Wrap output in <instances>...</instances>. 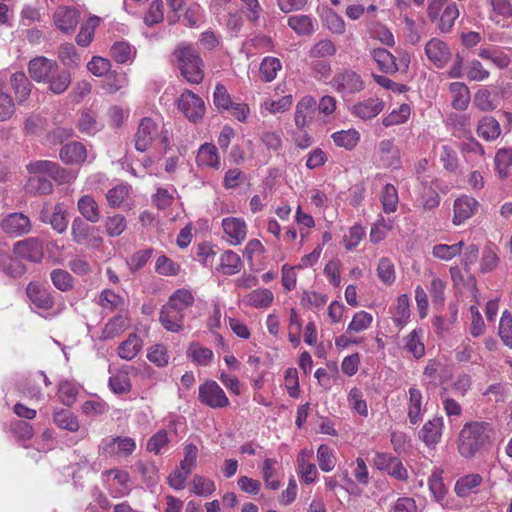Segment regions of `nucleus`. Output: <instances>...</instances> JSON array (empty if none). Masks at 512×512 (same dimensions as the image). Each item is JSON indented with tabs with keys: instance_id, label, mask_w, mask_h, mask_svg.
<instances>
[{
	"instance_id": "6",
	"label": "nucleus",
	"mask_w": 512,
	"mask_h": 512,
	"mask_svg": "<svg viewBox=\"0 0 512 512\" xmlns=\"http://www.w3.org/2000/svg\"><path fill=\"white\" fill-rule=\"evenodd\" d=\"M13 253L17 258L40 263L44 257V241L39 237H28L13 245Z\"/></svg>"
},
{
	"instance_id": "20",
	"label": "nucleus",
	"mask_w": 512,
	"mask_h": 512,
	"mask_svg": "<svg viewBox=\"0 0 512 512\" xmlns=\"http://www.w3.org/2000/svg\"><path fill=\"white\" fill-rule=\"evenodd\" d=\"M316 110V101L311 96L303 97L296 105L295 125L303 129L313 118Z\"/></svg>"
},
{
	"instance_id": "48",
	"label": "nucleus",
	"mask_w": 512,
	"mask_h": 512,
	"mask_svg": "<svg viewBox=\"0 0 512 512\" xmlns=\"http://www.w3.org/2000/svg\"><path fill=\"white\" fill-rule=\"evenodd\" d=\"M187 354L195 363L201 366H207L213 359V351L211 349L201 347L195 342L190 344Z\"/></svg>"
},
{
	"instance_id": "60",
	"label": "nucleus",
	"mask_w": 512,
	"mask_h": 512,
	"mask_svg": "<svg viewBox=\"0 0 512 512\" xmlns=\"http://www.w3.org/2000/svg\"><path fill=\"white\" fill-rule=\"evenodd\" d=\"M78 388L69 381H62L58 386V397L65 406H71L77 398Z\"/></svg>"
},
{
	"instance_id": "13",
	"label": "nucleus",
	"mask_w": 512,
	"mask_h": 512,
	"mask_svg": "<svg viewBox=\"0 0 512 512\" xmlns=\"http://www.w3.org/2000/svg\"><path fill=\"white\" fill-rule=\"evenodd\" d=\"M425 54L438 68H443L451 58L447 44L437 38H432L425 45Z\"/></svg>"
},
{
	"instance_id": "1",
	"label": "nucleus",
	"mask_w": 512,
	"mask_h": 512,
	"mask_svg": "<svg viewBox=\"0 0 512 512\" xmlns=\"http://www.w3.org/2000/svg\"><path fill=\"white\" fill-rule=\"evenodd\" d=\"M28 72L32 80L48 84L49 90L57 95L64 93L71 84L70 71L61 68L55 60L43 56L29 61Z\"/></svg>"
},
{
	"instance_id": "14",
	"label": "nucleus",
	"mask_w": 512,
	"mask_h": 512,
	"mask_svg": "<svg viewBox=\"0 0 512 512\" xmlns=\"http://www.w3.org/2000/svg\"><path fill=\"white\" fill-rule=\"evenodd\" d=\"M26 294L30 301L38 308L49 310L54 306L51 293L37 282H30L26 287Z\"/></svg>"
},
{
	"instance_id": "55",
	"label": "nucleus",
	"mask_w": 512,
	"mask_h": 512,
	"mask_svg": "<svg viewBox=\"0 0 512 512\" xmlns=\"http://www.w3.org/2000/svg\"><path fill=\"white\" fill-rule=\"evenodd\" d=\"M410 116V107L408 104H402L398 109H394L385 116L382 123L385 127H390L404 123Z\"/></svg>"
},
{
	"instance_id": "12",
	"label": "nucleus",
	"mask_w": 512,
	"mask_h": 512,
	"mask_svg": "<svg viewBox=\"0 0 512 512\" xmlns=\"http://www.w3.org/2000/svg\"><path fill=\"white\" fill-rule=\"evenodd\" d=\"M79 19L80 11L70 6H59L53 15L55 26L65 34L74 32Z\"/></svg>"
},
{
	"instance_id": "7",
	"label": "nucleus",
	"mask_w": 512,
	"mask_h": 512,
	"mask_svg": "<svg viewBox=\"0 0 512 512\" xmlns=\"http://www.w3.org/2000/svg\"><path fill=\"white\" fill-rule=\"evenodd\" d=\"M29 174L47 175L56 182L63 184L70 180V174L62 168L57 162L49 160H35L31 161L27 166Z\"/></svg>"
},
{
	"instance_id": "58",
	"label": "nucleus",
	"mask_w": 512,
	"mask_h": 512,
	"mask_svg": "<svg viewBox=\"0 0 512 512\" xmlns=\"http://www.w3.org/2000/svg\"><path fill=\"white\" fill-rule=\"evenodd\" d=\"M126 219L123 215L108 216L105 220V229L110 237L121 235L126 229Z\"/></svg>"
},
{
	"instance_id": "51",
	"label": "nucleus",
	"mask_w": 512,
	"mask_h": 512,
	"mask_svg": "<svg viewBox=\"0 0 512 512\" xmlns=\"http://www.w3.org/2000/svg\"><path fill=\"white\" fill-rule=\"evenodd\" d=\"M15 112V104L10 94L5 91L4 84L0 81V121H6Z\"/></svg>"
},
{
	"instance_id": "61",
	"label": "nucleus",
	"mask_w": 512,
	"mask_h": 512,
	"mask_svg": "<svg viewBox=\"0 0 512 512\" xmlns=\"http://www.w3.org/2000/svg\"><path fill=\"white\" fill-rule=\"evenodd\" d=\"M213 103L220 112L229 110L230 107L232 106L233 102L231 100V97L223 84L218 83L216 85L213 94Z\"/></svg>"
},
{
	"instance_id": "64",
	"label": "nucleus",
	"mask_w": 512,
	"mask_h": 512,
	"mask_svg": "<svg viewBox=\"0 0 512 512\" xmlns=\"http://www.w3.org/2000/svg\"><path fill=\"white\" fill-rule=\"evenodd\" d=\"M499 336L506 346L512 348V316L507 310L500 319Z\"/></svg>"
},
{
	"instance_id": "5",
	"label": "nucleus",
	"mask_w": 512,
	"mask_h": 512,
	"mask_svg": "<svg viewBox=\"0 0 512 512\" xmlns=\"http://www.w3.org/2000/svg\"><path fill=\"white\" fill-rule=\"evenodd\" d=\"M199 401L213 409L225 408L230 405V401L224 390L214 380H206L199 386Z\"/></svg>"
},
{
	"instance_id": "62",
	"label": "nucleus",
	"mask_w": 512,
	"mask_h": 512,
	"mask_svg": "<svg viewBox=\"0 0 512 512\" xmlns=\"http://www.w3.org/2000/svg\"><path fill=\"white\" fill-rule=\"evenodd\" d=\"M49 224L60 234L66 231L68 221L66 219L65 210L62 204L58 203L54 206L51 217L49 219Z\"/></svg>"
},
{
	"instance_id": "30",
	"label": "nucleus",
	"mask_w": 512,
	"mask_h": 512,
	"mask_svg": "<svg viewBox=\"0 0 512 512\" xmlns=\"http://www.w3.org/2000/svg\"><path fill=\"white\" fill-rule=\"evenodd\" d=\"M422 393L419 389H409L408 419L412 425L422 420Z\"/></svg>"
},
{
	"instance_id": "19",
	"label": "nucleus",
	"mask_w": 512,
	"mask_h": 512,
	"mask_svg": "<svg viewBox=\"0 0 512 512\" xmlns=\"http://www.w3.org/2000/svg\"><path fill=\"white\" fill-rule=\"evenodd\" d=\"M59 157L65 164L75 165L83 163L87 158V150L81 142H70L59 151Z\"/></svg>"
},
{
	"instance_id": "10",
	"label": "nucleus",
	"mask_w": 512,
	"mask_h": 512,
	"mask_svg": "<svg viewBox=\"0 0 512 512\" xmlns=\"http://www.w3.org/2000/svg\"><path fill=\"white\" fill-rule=\"evenodd\" d=\"M2 230L12 236H23L32 229L29 217L21 212L6 215L0 222Z\"/></svg>"
},
{
	"instance_id": "21",
	"label": "nucleus",
	"mask_w": 512,
	"mask_h": 512,
	"mask_svg": "<svg viewBox=\"0 0 512 512\" xmlns=\"http://www.w3.org/2000/svg\"><path fill=\"white\" fill-rule=\"evenodd\" d=\"M478 202L469 196H462L454 202V217L453 223L460 225L465 220L469 219L476 211Z\"/></svg>"
},
{
	"instance_id": "18",
	"label": "nucleus",
	"mask_w": 512,
	"mask_h": 512,
	"mask_svg": "<svg viewBox=\"0 0 512 512\" xmlns=\"http://www.w3.org/2000/svg\"><path fill=\"white\" fill-rule=\"evenodd\" d=\"M378 152L383 166L398 169L401 166L400 151L393 139L382 140L378 145Z\"/></svg>"
},
{
	"instance_id": "4",
	"label": "nucleus",
	"mask_w": 512,
	"mask_h": 512,
	"mask_svg": "<svg viewBox=\"0 0 512 512\" xmlns=\"http://www.w3.org/2000/svg\"><path fill=\"white\" fill-rule=\"evenodd\" d=\"M330 83L336 92L344 96L359 93L365 87L360 74L352 69L339 70Z\"/></svg>"
},
{
	"instance_id": "52",
	"label": "nucleus",
	"mask_w": 512,
	"mask_h": 512,
	"mask_svg": "<svg viewBox=\"0 0 512 512\" xmlns=\"http://www.w3.org/2000/svg\"><path fill=\"white\" fill-rule=\"evenodd\" d=\"M2 271L12 277H21L26 272V266L18 259L7 256L0 262Z\"/></svg>"
},
{
	"instance_id": "15",
	"label": "nucleus",
	"mask_w": 512,
	"mask_h": 512,
	"mask_svg": "<svg viewBox=\"0 0 512 512\" xmlns=\"http://www.w3.org/2000/svg\"><path fill=\"white\" fill-rule=\"evenodd\" d=\"M385 107V103L378 98H368L356 103L352 107V114L363 120H369L379 115Z\"/></svg>"
},
{
	"instance_id": "63",
	"label": "nucleus",
	"mask_w": 512,
	"mask_h": 512,
	"mask_svg": "<svg viewBox=\"0 0 512 512\" xmlns=\"http://www.w3.org/2000/svg\"><path fill=\"white\" fill-rule=\"evenodd\" d=\"M155 270L158 274L164 276H175L180 271V266L165 255L157 258Z\"/></svg>"
},
{
	"instance_id": "38",
	"label": "nucleus",
	"mask_w": 512,
	"mask_h": 512,
	"mask_svg": "<svg viewBox=\"0 0 512 512\" xmlns=\"http://www.w3.org/2000/svg\"><path fill=\"white\" fill-rule=\"evenodd\" d=\"M273 298V293L269 289H256L246 296L245 303L255 308H267Z\"/></svg>"
},
{
	"instance_id": "17",
	"label": "nucleus",
	"mask_w": 512,
	"mask_h": 512,
	"mask_svg": "<svg viewBox=\"0 0 512 512\" xmlns=\"http://www.w3.org/2000/svg\"><path fill=\"white\" fill-rule=\"evenodd\" d=\"M183 319L184 313L167 303L162 307L160 311L159 321L168 331H181L183 329Z\"/></svg>"
},
{
	"instance_id": "11",
	"label": "nucleus",
	"mask_w": 512,
	"mask_h": 512,
	"mask_svg": "<svg viewBox=\"0 0 512 512\" xmlns=\"http://www.w3.org/2000/svg\"><path fill=\"white\" fill-rule=\"evenodd\" d=\"M158 127L155 121L150 117H144L140 120L136 131L135 149L139 152H145L152 145L157 135Z\"/></svg>"
},
{
	"instance_id": "34",
	"label": "nucleus",
	"mask_w": 512,
	"mask_h": 512,
	"mask_svg": "<svg viewBox=\"0 0 512 512\" xmlns=\"http://www.w3.org/2000/svg\"><path fill=\"white\" fill-rule=\"evenodd\" d=\"M197 161L200 165L218 169L220 167V158L216 146L210 143L202 144L198 151Z\"/></svg>"
},
{
	"instance_id": "50",
	"label": "nucleus",
	"mask_w": 512,
	"mask_h": 512,
	"mask_svg": "<svg viewBox=\"0 0 512 512\" xmlns=\"http://www.w3.org/2000/svg\"><path fill=\"white\" fill-rule=\"evenodd\" d=\"M332 138L337 146L350 150L358 143L359 135L357 131L350 129L335 132Z\"/></svg>"
},
{
	"instance_id": "9",
	"label": "nucleus",
	"mask_w": 512,
	"mask_h": 512,
	"mask_svg": "<svg viewBox=\"0 0 512 512\" xmlns=\"http://www.w3.org/2000/svg\"><path fill=\"white\" fill-rule=\"evenodd\" d=\"M373 462L377 469L386 471L397 480L405 481L408 478V472L398 457L388 453H377Z\"/></svg>"
},
{
	"instance_id": "43",
	"label": "nucleus",
	"mask_w": 512,
	"mask_h": 512,
	"mask_svg": "<svg viewBox=\"0 0 512 512\" xmlns=\"http://www.w3.org/2000/svg\"><path fill=\"white\" fill-rule=\"evenodd\" d=\"M337 48L330 39H322L315 43L309 50V57L321 59L332 57L336 54Z\"/></svg>"
},
{
	"instance_id": "46",
	"label": "nucleus",
	"mask_w": 512,
	"mask_h": 512,
	"mask_svg": "<svg viewBox=\"0 0 512 512\" xmlns=\"http://www.w3.org/2000/svg\"><path fill=\"white\" fill-rule=\"evenodd\" d=\"M463 246V241H460L453 245L437 244L433 247L432 254L435 258L441 260H451L455 256L460 255Z\"/></svg>"
},
{
	"instance_id": "53",
	"label": "nucleus",
	"mask_w": 512,
	"mask_h": 512,
	"mask_svg": "<svg viewBox=\"0 0 512 512\" xmlns=\"http://www.w3.org/2000/svg\"><path fill=\"white\" fill-rule=\"evenodd\" d=\"M53 285L60 291L66 292L73 288V277L63 269H54L51 274Z\"/></svg>"
},
{
	"instance_id": "25",
	"label": "nucleus",
	"mask_w": 512,
	"mask_h": 512,
	"mask_svg": "<svg viewBox=\"0 0 512 512\" xmlns=\"http://www.w3.org/2000/svg\"><path fill=\"white\" fill-rule=\"evenodd\" d=\"M142 346V339L136 333H131L125 341L120 343L118 356L124 360H132L141 351Z\"/></svg>"
},
{
	"instance_id": "37",
	"label": "nucleus",
	"mask_w": 512,
	"mask_h": 512,
	"mask_svg": "<svg viewBox=\"0 0 512 512\" xmlns=\"http://www.w3.org/2000/svg\"><path fill=\"white\" fill-rule=\"evenodd\" d=\"M32 175L25 185L28 193L48 195L53 191V184L49 179L36 174Z\"/></svg>"
},
{
	"instance_id": "56",
	"label": "nucleus",
	"mask_w": 512,
	"mask_h": 512,
	"mask_svg": "<svg viewBox=\"0 0 512 512\" xmlns=\"http://www.w3.org/2000/svg\"><path fill=\"white\" fill-rule=\"evenodd\" d=\"M115 445H117V452L126 456L131 455L136 448V443L131 437L117 436L111 438L109 443L106 444L111 451H114Z\"/></svg>"
},
{
	"instance_id": "2",
	"label": "nucleus",
	"mask_w": 512,
	"mask_h": 512,
	"mask_svg": "<svg viewBox=\"0 0 512 512\" xmlns=\"http://www.w3.org/2000/svg\"><path fill=\"white\" fill-rule=\"evenodd\" d=\"M493 427L488 422H470L459 433L458 451L465 458H472L490 444Z\"/></svg>"
},
{
	"instance_id": "49",
	"label": "nucleus",
	"mask_w": 512,
	"mask_h": 512,
	"mask_svg": "<svg viewBox=\"0 0 512 512\" xmlns=\"http://www.w3.org/2000/svg\"><path fill=\"white\" fill-rule=\"evenodd\" d=\"M110 52L113 59L120 64L127 63L129 60L132 59L133 55L136 53L133 47H131L129 43L124 41L114 43L111 47Z\"/></svg>"
},
{
	"instance_id": "36",
	"label": "nucleus",
	"mask_w": 512,
	"mask_h": 512,
	"mask_svg": "<svg viewBox=\"0 0 512 512\" xmlns=\"http://www.w3.org/2000/svg\"><path fill=\"white\" fill-rule=\"evenodd\" d=\"M100 19L97 16L90 17L82 26L76 36V43L81 47L90 45L94 38L96 27L99 25Z\"/></svg>"
},
{
	"instance_id": "27",
	"label": "nucleus",
	"mask_w": 512,
	"mask_h": 512,
	"mask_svg": "<svg viewBox=\"0 0 512 512\" xmlns=\"http://www.w3.org/2000/svg\"><path fill=\"white\" fill-rule=\"evenodd\" d=\"M481 482L482 476L480 474H468L456 481L454 490L459 497H467L477 492V488Z\"/></svg>"
},
{
	"instance_id": "33",
	"label": "nucleus",
	"mask_w": 512,
	"mask_h": 512,
	"mask_svg": "<svg viewBox=\"0 0 512 512\" xmlns=\"http://www.w3.org/2000/svg\"><path fill=\"white\" fill-rule=\"evenodd\" d=\"M450 91L452 93V107L457 110H465L470 102V93L468 87L461 82H454L450 84Z\"/></svg>"
},
{
	"instance_id": "23",
	"label": "nucleus",
	"mask_w": 512,
	"mask_h": 512,
	"mask_svg": "<svg viewBox=\"0 0 512 512\" xmlns=\"http://www.w3.org/2000/svg\"><path fill=\"white\" fill-rule=\"evenodd\" d=\"M76 127L81 133L94 135L102 130L103 125L99 122L97 113L87 108L81 111Z\"/></svg>"
},
{
	"instance_id": "28",
	"label": "nucleus",
	"mask_w": 512,
	"mask_h": 512,
	"mask_svg": "<svg viewBox=\"0 0 512 512\" xmlns=\"http://www.w3.org/2000/svg\"><path fill=\"white\" fill-rule=\"evenodd\" d=\"M11 86L19 103L24 102L31 93L32 84L23 72H16L10 78Z\"/></svg>"
},
{
	"instance_id": "57",
	"label": "nucleus",
	"mask_w": 512,
	"mask_h": 512,
	"mask_svg": "<svg viewBox=\"0 0 512 512\" xmlns=\"http://www.w3.org/2000/svg\"><path fill=\"white\" fill-rule=\"evenodd\" d=\"M396 317L394 318V322L397 326L402 328L408 321L410 317V304L409 298L406 294H401L397 299L396 306Z\"/></svg>"
},
{
	"instance_id": "16",
	"label": "nucleus",
	"mask_w": 512,
	"mask_h": 512,
	"mask_svg": "<svg viewBox=\"0 0 512 512\" xmlns=\"http://www.w3.org/2000/svg\"><path fill=\"white\" fill-rule=\"evenodd\" d=\"M443 426V418L434 417L423 425L419 432V438L428 447H435L441 440Z\"/></svg>"
},
{
	"instance_id": "32",
	"label": "nucleus",
	"mask_w": 512,
	"mask_h": 512,
	"mask_svg": "<svg viewBox=\"0 0 512 512\" xmlns=\"http://www.w3.org/2000/svg\"><path fill=\"white\" fill-rule=\"evenodd\" d=\"M458 17L459 10L456 3L449 2L435 22H437V27L442 33H448Z\"/></svg>"
},
{
	"instance_id": "42",
	"label": "nucleus",
	"mask_w": 512,
	"mask_h": 512,
	"mask_svg": "<svg viewBox=\"0 0 512 512\" xmlns=\"http://www.w3.org/2000/svg\"><path fill=\"white\" fill-rule=\"evenodd\" d=\"M58 57L67 68H76L80 63V55L71 43H64L59 47Z\"/></svg>"
},
{
	"instance_id": "3",
	"label": "nucleus",
	"mask_w": 512,
	"mask_h": 512,
	"mask_svg": "<svg viewBox=\"0 0 512 512\" xmlns=\"http://www.w3.org/2000/svg\"><path fill=\"white\" fill-rule=\"evenodd\" d=\"M173 55L178 61L179 70L185 80L199 84L204 78V63L199 53L190 45H179Z\"/></svg>"
},
{
	"instance_id": "8",
	"label": "nucleus",
	"mask_w": 512,
	"mask_h": 512,
	"mask_svg": "<svg viewBox=\"0 0 512 512\" xmlns=\"http://www.w3.org/2000/svg\"><path fill=\"white\" fill-rule=\"evenodd\" d=\"M178 109L191 122H197L203 118L205 104L201 97L190 90H185L177 102Z\"/></svg>"
},
{
	"instance_id": "45",
	"label": "nucleus",
	"mask_w": 512,
	"mask_h": 512,
	"mask_svg": "<svg viewBox=\"0 0 512 512\" xmlns=\"http://www.w3.org/2000/svg\"><path fill=\"white\" fill-rule=\"evenodd\" d=\"M281 67V62L278 58L265 57L262 60L259 68L261 78L265 82L273 81L276 78L277 72L281 69Z\"/></svg>"
},
{
	"instance_id": "29",
	"label": "nucleus",
	"mask_w": 512,
	"mask_h": 512,
	"mask_svg": "<svg viewBox=\"0 0 512 512\" xmlns=\"http://www.w3.org/2000/svg\"><path fill=\"white\" fill-rule=\"evenodd\" d=\"M133 369L134 368L131 366H125L109 378V387L115 394H125L131 390V383L128 375Z\"/></svg>"
},
{
	"instance_id": "47",
	"label": "nucleus",
	"mask_w": 512,
	"mask_h": 512,
	"mask_svg": "<svg viewBox=\"0 0 512 512\" xmlns=\"http://www.w3.org/2000/svg\"><path fill=\"white\" fill-rule=\"evenodd\" d=\"M242 266L240 257L233 251H225L221 255L220 268L226 275H233L240 271Z\"/></svg>"
},
{
	"instance_id": "54",
	"label": "nucleus",
	"mask_w": 512,
	"mask_h": 512,
	"mask_svg": "<svg viewBox=\"0 0 512 512\" xmlns=\"http://www.w3.org/2000/svg\"><path fill=\"white\" fill-rule=\"evenodd\" d=\"M381 202L385 213L395 212L398 205V193L394 185L386 184L382 191Z\"/></svg>"
},
{
	"instance_id": "26",
	"label": "nucleus",
	"mask_w": 512,
	"mask_h": 512,
	"mask_svg": "<svg viewBox=\"0 0 512 512\" xmlns=\"http://www.w3.org/2000/svg\"><path fill=\"white\" fill-rule=\"evenodd\" d=\"M77 207L86 221L96 223L100 220V209L95 199L90 195L80 197Z\"/></svg>"
},
{
	"instance_id": "41",
	"label": "nucleus",
	"mask_w": 512,
	"mask_h": 512,
	"mask_svg": "<svg viewBox=\"0 0 512 512\" xmlns=\"http://www.w3.org/2000/svg\"><path fill=\"white\" fill-rule=\"evenodd\" d=\"M288 26L299 35H310L314 31L313 21L307 15H294L289 17Z\"/></svg>"
},
{
	"instance_id": "31",
	"label": "nucleus",
	"mask_w": 512,
	"mask_h": 512,
	"mask_svg": "<svg viewBox=\"0 0 512 512\" xmlns=\"http://www.w3.org/2000/svg\"><path fill=\"white\" fill-rule=\"evenodd\" d=\"M477 133L487 141L495 140L501 133L499 122L492 116H484L478 123Z\"/></svg>"
},
{
	"instance_id": "40",
	"label": "nucleus",
	"mask_w": 512,
	"mask_h": 512,
	"mask_svg": "<svg viewBox=\"0 0 512 512\" xmlns=\"http://www.w3.org/2000/svg\"><path fill=\"white\" fill-rule=\"evenodd\" d=\"M495 166L501 179H505L509 176V168L512 166L511 148H502L497 151Z\"/></svg>"
},
{
	"instance_id": "24",
	"label": "nucleus",
	"mask_w": 512,
	"mask_h": 512,
	"mask_svg": "<svg viewBox=\"0 0 512 512\" xmlns=\"http://www.w3.org/2000/svg\"><path fill=\"white\" fill-rule=\"evenodd\" d=\"M372 57L381 71L387 74H395L399 71L396 56L384 48H376L372 51Z\"/></svg>"
},
{
	"instance_id": "39",
	"label": "nucleus",
	"mask_w": 512,
	"mask_h": 512,
	"mask_svg": "<svg viewBox=\"0 0 512 512\" xmlns=\"http://www.w3.org/2000/svg\"><path fill=\"white\" fill-rule=\"evenodd\" d=\"M95 230L93 226H90L84 218L76 217L72 221L71 234L73 241L77 244H83Z\"/></svg>"
},
{
	"instance_id": "59",
	"label": "nucleus",
	"mask_w": 512,
	"mask_h": 512,
	"mask_svg": "<svg viewBox=\"0 0 512 512\" xmlns=\"http://www.w3.org/2000/svg\"><path fill=\"white\" fill-rule=\"evenodd\" d=\"M164 19V5L162 0H155L151 3L144 16V23L151 27L162 22Z\"/></svg>"
},
{
	"instance_id": "35",
	"label": "nucleus",
	"mask_w": 512,
	"mask_h": 512,
	"mask_svg": "<svg viewBox=\"0 0 512 512\" xmlns=\"http://www.w3.org/2000/svg\"><path fill=\"white\" fill-rule=\"evenodd\" d=\"M54 423L61 429L76 432L79 429L77 417L68 409L55 410L53 413Z\"/></svg>"
},
{
	"instance_id": "22",
	"label": "nucleus",
	"mask_w": 512,
	"mask_h": 512,
	"mask_svg": "<svg viewBox=\"0 0 512 512\" xmlns=\"http://www.w3.org/2000/svg\"><path fill=\"white\" fill-rule=\"evenodd\" d=\"M222 227L232 245L240 244L246 237V224L239 218L223 219Z\"/></svg>"
},
{
	"instance_id": "44",
	"label": "nucleus",
	"mask_w": 512,
	"mask_h": 512,
	"mask_svg": "<svg viewBox=\"0 0 512 512\" xmlns=\"http://www.w3.org/2000/svg\"><path fill=\"white\" fill-rule=\"evenodd\" d=\"M194 303V296L192 293L186 289H179L174 292L167 304L171 305L175 309L184 313V310L188 307L192 306Z\"/></svg>"
}]
</instances>
